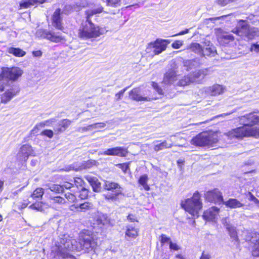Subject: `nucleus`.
Returning <instances> with one entry per match:
<instances>
[{
  "mask_svg": "<svg viewBox=\"0 0 259 259\" xmlns=\"http://www.w3.org/2000/svg\"><path fill=\"white\" fill-rule=\"evenodd\" d=\"M239 121L243 123L242 126L232 129L227 136L231 139L242 140L244 138H259V127L254 126L259 124V115L251 112L239 117Z\"/></svg>",
  "mask_w": 259,
  "mask_h": 259,
  "instance_id": "f257e3e1",
  "label": "nucleus"
},
{
  "mask_svg": "<svg viewBox=\"0 0 259 259\" xmlns=\"http://www.w3.org/2000/svg\"><path fill=\"white\" fill-rule=\"evenodd\" d=\"M71 244L73 250L84 253L95 252L98 247V241L93 232L84 229L79 233L76 239L72 241Z\"/></svg>",
  "mask_w": 259,
  "mask_h": 259,
  "instance_id": "f03ea898",
  "label": "nucleus"
},
{
  "mask_svg": "<svg viewBox=\"0 0 259 259\" xmlns=\"http://www.w3.org/2000/svg\"><path fill=\"white\" fill-rule=\"evenodd\" d=\"M202 205L201 195L198 191H196L191 198L181 203L182 208L193 217L198 216L199 211L202 208Z\"/></svg>",
  "mask_w": 259,
  "mask_h": 259,
  "instance_id": "7ed1b4c3",
  "label": "nucleus"
},
{
  "mask_svg": "<svg viewBox=\"0 0 259 259\" xmlns=\"http://www.w3.org/2000/svg\"><path fill=\"white\" fill-rule=\"evenodd\" d=\"M218 142V139L215 135L207 131H204L194 137L191 144L197 147H212Z\"/></svg>",
  "mask_w": 259,
  "mask_h": 259,
  "instance_id": "20e7f679",
  "label": "nucleus"
},
{
  "mask_svg": "<svg viewBox=\"0 0 259 259\" xmlns=\"http://www.w3.org/2000/svg\"><path fill=\"white\" fill-rule=\"evenodd\" d=\"M129 96L132 100L138 102L150 101L158 99L154 97L150 88L147 87H139L133 89L129 92Z\"/></svg>",
  "mask_w": 259,
  "mask_h": 259,
  "instance_id": "39448f33",
  "label": "nucleus"
},
{
  "mask_svg": "<svg viewBox=\"0 0 259 259\" xmlns=\"http://www.w3.org/2000/svg\"><path fill=\"white\" fill-rule=\"evenodd\" d=\"M87 24H82L78 31V36L81 39L95 38L100 36L102 34L101 28L93 22H88Z\"/></svg>",
  "mask_w": 259,
  "mask_h": 259,
  "instance_id": "423d86ee",
  "label": "nucleus"
},
{
  "mask_svg": "<svg viewBox=\"0 0 259 259\" xmlns=\"http://www.w3.org/2000/svg\"><path fill=\"white\" fill-rule=\"evenodd\" d=\"M103 189L106 191L112 192L111 193L103 195L104 198L108 202L116 201L118 196L122 194V188L117 182L105 180L104 182Z\"/></svg>",
  "mask_w": 259,
  "mask_h": 259,
  "instance_id": "0eeeda50",
  "label": "nucleus"
},
{
  "mask_svg": "<svg viewBox=\"0 0 259 259\" xmlns=\"http://www.w3.org/2000/svg\"><path fill=\"white\" fill-rule=\"evenodd\" d=\"M23 71L18 67H3L0 72V81L5 80L14 82L22 76Z\"/></svg>",
  "mask_w": 259,
  "mask_h": 259,
  "instance_id": "6e6552de",
  "label": "nucleus"
},
{
  "mask_svg": "<svg viewBox=\"0 0 259 259\" xmlns=\"http://www.w3.org/2000/svg\"><path fill=\"white\" fill-rule=\"evenodd\" d=\"M169 42L168 39H156L155 41L148 44L146 48L147 53H152L154 55H158L166 49Z\"/></svg>",
  "mask_w": 259,
  "mask_h": 259,
  "instance_id": "1a4fd4ad",
  "label": "nucleus"
},
{
  "mask_svg": "<svg viewBox=\"0 0 259 259\" xmlns=\"http://www.w3.org/2000/svg\"><path fill=\"white\" fill-rule=\"evenodd\" d=\"M205 201L215 204H222L224 202L222 193L218 188H214L205 192L204 194Z\"/></svg>",
  "mask_w": 259,
  "mask_h": 259,
  "instance_id": "9d476101",
  "label": "nucleus"
},
{
  "mask_svg": "<svg viewBox=\"0 0 259 259\" xmlns=\"http://www.w3.org/2000/svg\"><path fill=\"white\" fill-rule=\"evenodd\" d=\"M62 13V10L60 8L56 9L51 16V23L56 29L63 31L64 30V26Z\"/></svg>",
  "mask_w": 259,
  "mask_h": 259,
  "instance_id": "9b49d317",
  "label": "nucleus"
},
{
  "mask_svg": "<svg viewBox=\"0 0 259 259\" xmlns=\"http://www.w3.org/2000/svg\"><path fill=\"white\" fill-rule=\"evenodd\" d=\"M40 36L45 39L54 43H59L66 41L65 36L57 35L55 32L48 30H42L40 32Z\"/></svg>",
  "mask_w": 259,
  "mask_h": 259,
  "instance_id": "f8f14e48",
  "label": "nucleus"
},
{
  "mask_svg": "<svg viewBox=\"0 0 259 259\" xmlns=\"http://www.w3.org/2000/svg\"><path fill=\"white\" fill-rule=\"evenodd\" d=\"M128 153L127 148L116 147L107 149L104 152L105 155L117 156L120 157H126Z\"/></svg>",
  "mask_w": 259,
  "mask_h": 259,
  "instance_id": "ddd939ff",
  "label": "nucleus"
},
{
  "mask_svg": "<svg viewBox=\"0 0 259 259\" xmlns=\"http://www.w3.org/2000/svg\"><path fill=\"white\" fill-rule=\"evenodd\" d=\"M219 212V208L216 206H212L203 212L202 217L206 221H213Z\"/></svg>",
  "mask_w": 259,
  "mask_h": 259,
  "instance_id": "4468645a",
  "label": "nucleus"
},
{
  "mask_svg": "<svg viewBox=\"0 0 259 259\" xmlns=\"http://www.w3.org/2000/svg\"><path fill=\"white\" fill-rule=\"evenodd\" d=\"M190 49L194 52L202 55L203 56H210L213 54L210 48H206L204 50L201 46L198 43L192 44Z\"/></svg>",
  "mask_w": 259,
  "mask_h": 259,
  "instance_id": "2eb2a0df",
  "label": "nucleus"
},
{
  "mask_svg": "<svg viewBox=\"0 0 259 259\" xmlns=\"http://www.w3.org/2000/svg\"><path fill=\"white\" fill-rule=\"evenodd\" d=\"M72 123L71 120L68 119H63L61 120L57 127L54 128L55 134L59 135L65 132L69 127Z\"/></svg>",
  "mask_w": 259,
  "mask_h": 259,
  "instance_id": "dca6fc26",
  "label": "nucleus"
},
{
  "mask_svg": "<svg viewBox=\"0 0 259 259\" xmlns=\"http://www.w3.org/2000/svg\"><path fill=\"white\" fill-rule=\"evenodd\" d=\"M19 92L14 89H10L6 91L1 96V103L6 104L11 100Z\"/></svg>",
  "mask_w": 259,
  "mask_h": 259,
  "instance_id": "f3484780",
  "label": "nucleus"
},
{
  "mask_svg": "<svg viewBox=\"0 0 259 259\" xmlns=\"http://www.w3.org/2000/svg\"><path fill=\"white\" fill-rule=\"evenodd\" d=\"M139 231L138 228L128 225L126 227L125 236L129 239H135L139 236Z\"/></svg>",
  "mask_w": 259,
  "mask_h": 259,
  "instance_id": "a211bd4d",
  "label": "nucleus"
},
{
  "mask_svg": "<svg viewBox=\"0 0 259 259\" xmlns=\"http://www.w3.org/2000/svg\"><path fill=\"white\" fill-rule=\"evenodd\" d=\"M48 0H28L22 1L19 4L20 9H27L32 6L44 4L47 3Z\"/></svg>",
  "mask_w": 259,
  "mask_h": 259,
  "instance_id": "6ab92c4d",
  "label": "nucleus"
},
{
  "mask_svg": "<svg viewBox=\"0 0 259 259\" xmlns=\"http://www.w3.org/2000/svg\"><path fill=\"white\" fill-rule=\"evenodd\" d=\"M86 180L92 186L94 192H99L100 191L101 183L96 177H87Z\"/></svg>",
  "mask_w": 259,
  "mask_h": 259,
  "instance_id": "aec40b11",
  "label": "nucleus"
},
{
  "mask_svg": "<svg viewBox=\"0 0 259 259\" xmlns=\"http://www.w3.org/2000/svg\"><path fill=\"white\" fill-rule=\"evenodd\" d=\"M33 150L31 145L25 144L21 146L20 150V154L24 161H26L31 155Z\"/></svg>",
  "mask_w": 259,
  "mask_h": 259,
  "instance_id": "412c9836",
  "label": "nucleus"
},
{
  "mask_svg": "<svg viewBox=\"0 0 259 259\" xmlns=\"http://www.w3.org/2000/svg\"><path fill=\"white\" fill-rule=\"evenodd\" d=\"M177 76L176 71L170 69L164 73L163 80L164 82L169 83L176 81L177 79Z\"/></svg>",
  "mask_w": 259,
  "mask_h": 259,
  "instance_id": "4be33fe9",
  "label": "nucleus"
},
{
  "mask_svg": "<svg viewBox=\"0 0 259 259\" xmlns=\"http://www.w3.org/2000/svg\"><path fill=\"white\" fill-rule=\"evenodd\" d=\"M222 203L225 204L227 207H229L231 209L239 208L244 206V204L242 203L235 198H230L226 201H224V202Z\"/></svg>",
  "mask_w": 259,
  "mask_h": 259,
  "instance_id": "5701e85b",
  "label": "nucleus"
},
{
  "mask_svg": "<svg viewBox=\"0 0 259 259\" xmlns=\"http://www.w3.org/2000/svg\"><path fill=\"white\" fill-rule=\"evenodd\" d=\"M103 11V8L101 6L94 9L86 10L85 11L86 21L87 22H93L91 20V17L94 15L102 13Z\"/></svg>",
  "mask_w": 259,
  "mask_h": 259,
  "instance_id": "b1692460",
  "label": "nucleus"
},
{
  "mask_svg": "<svg viewBox=\"0 0 259 259\" xmlns=\"http://www.w3.org/2000/svg\"><path fill=\"white\" fill-rule=\"evenodd\" d=\"M251 254L254 257H259V239L251 242L250 245Z\"/></svg>",
  "mask_w": 259,
  "mask_h": 259,
  "instance_id": "393cba45",
  "label": "nucleus"
},
{
  "mask_svg": "<svg viewBox=\"0 0 259 259\" xmlns=\"http://www.w3.org/2000/svg\"><path fill=\"white\" fill-rule=\"evenodd\" d=\"M7 52L17 57H22L26 55V52L19 48L10 47L8 49Z\"/></svg>",
  "mask_w": 259,
  "mask_h": 259,
  "instance_id": "a878e982",
  "label": "nucleus"
},
{
  "mask_svg": "<svg viewBox=\"0 0 259 259\" xmlns=\"http://www.w3.org/2000/svg\"><path fill=\"white\" fill-rule=\"evenodd\" d=\"M149 178L146 174H144L141 176L138 181V183L140 185L142 186L144 189L146 191H149L150 190V187L148 184Z\"/></svg>",
  "mask_w": 259,
  "mask_h": 259,
  "instance_id": "bb28decb",
  "label": "nucleus"
},
{
  "mask_svg": "<svg viewBox=\"0 0 259 259\" xmlns=\"http://www.w3.org/2000/svg\"><path fill=\"white\" fill-rule=\"evenodd\" d=\"M44 194V190L42 188H36L31 194L33 199H41Z\"/></svg>",
  "mask_w": 259,
  "mask_h": 259,
  "instance_id": "cd10ccee",
  "label": "nucleus"
},
{
  "mask_svg": "<svg viewBox=\"0 0 259 259\" xmlns=\"http://www.w3.org/2000/svg\"><path fill=\"white\" fill-rule=\"evenodd\" d=\"M171 147V145H168L166 140H164L161 143L155 145L154 147V150L155 152H158L159 151L163 150L165 149L169 148Z\"/></svg>",
  "mask_w": 259,
  "mask_h": 259,
  "instance_id": "c85d7f7f",
  "label": "nucleus"
},
{
  "mask_svg": "<svg viewBox=\"0 0 259 259\" xmlns=\"http://www.w3.org/2000/svg\"><path fill=\"white\" fill-rule=\"evenodd\" d=\"M93 204L92 202L85 201L84 203L80 204L79 205L74 206L76 209L79 208L80 211H86L90 210L93 208Z\"/></svg>",
  "mask_w": 259,
  "mask_h": 259,
  "instance_id": "c756f323",
  "label": "nucleus"
},
{
  "mask_svg": "<svg viewBox=\"0 0 259 259\" xmlns=\"http://www.w3.org/2000/svg\"><path fill=\"white\" fill-rule=\"evenodd\" d=\"M210 92L212 95L217 96L222 94L224 92V89L222 85L214 84L211 87Z\"/></svg>",
  "mask_w": 259,
  "mask_h": 259,
  "instance_id": "7c9ffc66",
  "label": "nucleus"
},
{
  "mask_svg": "<svg viewBox=\"0 0 259 259\" xmlns=\"http://www.w3.org/2000/svg\"><path fill=\"white\" fill-rule=\"evenodd\" d=\"M73 186V184L67 182H64V183L63 184V185H62V187L59 185H54L53 186H52L51 187V189L52 191H54V190H56L57 191H58L59 192L60 190L62 191L63 187H64L67 189H69L72 188Z\"/></svg>",
  "mask_w": 259,
  "mask_h": 259,
  "instance_id": "2f4dec72",
  "label": "nucleus"
},
{
  "mask_svg": "<svg viewBox=\"0 0 259 259\" xmlns=\"http://www.w3.org/2000/svg\"><path fill=\"white\" fill-rule=\"evenodd\" d=\"M249 28V26L248 24H242L240 26L236 27L234 28L232 32L233 33H235L237 35L241 36V30L242 29H248Z\"/></svg>",
  "mask_w": 259,
  "mask_h": 259,
  "instance_id": "473e14b6",
  "label": "nucleus"
},
{
  "mask_svg": "<svg viewBox=\"0 0 259 259\" xmlns=\"http://www.w3.org/2000/svg\"><path fill=\"white\" fill-rule=\"evenodd\" d=\"M227 230L231 238L234 239L236 241L239 240L237 232L235 227L229 226L227 228Z\"/></svg>",
  "mask_w": 259,
  "mask_h": 259,
  "instance_id": "72a5a7b5",
  "label": "nucleus"
},
{
  "mask_svg": "<svg viewBox=\"0 0 259 259\" xmlns=\"http://www.w3.org/2000/svg\"><path fill=\"white\" fill-rule=\"evenodd\" d=\"M159 239L161 246H163L166 244H169L170 242L171 241L170 238L164 234H161L159 236Z\"/></svg>",
  "mask_w": 259,
  "mask_h": 259,
  "instance_id": "f704fd0d",
  "label": "nucleus"
},
{
  "mask_svg": "<svg viewBox=\"0 0 259 259\" xmlns=\"http://www.w3.org/2000/svg\"><path fill=\"white\" fill-rule=\"evenodd\" d=\"M79 191V198L81 200H84L88 198L89 196V190L84 187H83Z\"/></svg>",
  "mask_w": 259,
  "mask_h": 259,
  "instance_id": "c9c22d12",
  "label": "nucleus"
},
{
  "mask_svg": "<svg viewBox=\"0 0 259 259\" xmlns=\"http://www.w3.org/2000/svg\"><path fill=\"white\" fill-rule=\"evenodd\" d=\"M130 163L131 162L118 163L115 164V166L120 168L123 173L126 174L127 172V170L130 169Z\"/></svg>",
  "mask_w": 259,
  "mask_h": 259,
  "instance_id": "e433bc0d",
  "label": "nucleus"
},
{
  "mask_svg": "<svg viewBox=\"0 0 259 259\" xmlns=\"http://www.w3.org/2000/svg\"><path fill=\"white\" fill-rule=\"evenodd\" d=\"M50 200L52 201V203L53 204H64L65 202V200L64 198L60 196H56L53 197H50Z\"/></svg>",
  "mask_w": 259,
  "mask_h": 259,
  "instance_id": "4c0bfd02",
  "label": "nucleus"
},
{
  "mask_svg": "<svg viewBox=\"0 0 259 259\" xmlns=\"http://www.w3.org/2000/svg\"><path fill=\"white\" fill-rule=\"evenodd\" d=\"M30 202L28 200H24L23 202H20L18 203H14V206L18 210H22L26 208L29 204Z\"/></svg>",
  "mask_w": 259,
  "mask_h": 259,
  "instance_id": "58836bf2",
  "label": "nucleus"
},
{
  "mask_svg": "<svg viewBox=\"0 0 259 259\" xmlns=\"http://www.w3.org/2000/svg\"><path fill=\"white\" fill-rule=\"evenodd\" d=\"M84 181L80 178L76 177L74 179V185L78 189H81L84 187Z\"/></svg>",
  "mask_w": 259,
  "mask_h": 259,
  "instance_id": "ea45409f",
  "label": "nucleus"
},
{
  "mask_svg": "<svg viewBox=\"0 0 259 259\" xmlns=\"http://www.w3.org/2000/svg\"><path fill=\"white\" fill-rule=\"evenodd\" d=\"M65 196L68 202L70 203H75L77 201V199L74 193L67 192L65 193Z\"/></svg>",
  "mask_w": 259,
  "mask_h": 259,
  "instance_id": "a19ab883",
  "label": "nucleus"
},
{
  "mask_svg": "<svg viewBox=\"0 0 259 259\" xmlns=\"http://www.w3.org/2000/svg\"><path fill=\"white\" fill-rule=\"evenodd\" d=\"M42 202L36 201L29 206V208L37 211L41 210L42 209Z\"/></svg>",
  "mask_w": 259,
  "mask_h": 259,
  "instance_id": "79ce46f5",
  "label": "nucleus"
},
{
  "mask_svg": "<svg viewBox=\"0 0 259 259\" xmlns=\"http://www.w3.org/2000/svg\"><path fill=\"white\" fill-rule=\"evenodd\" d=\"M58 254L63 258V259H67V258H73L76 259L75 257L69 254V253L64 251L63 250H59L58 251Z\"/></svg>",
  "mask_w": 259,
  "mask_h": 259,
  "instance_id": "37998d69",
  "label": "nucleus"
},
{
  "mask_svg": "<svg viewBox=\"0 0 259 259\" xmlns=\"http://www.w3.org/2000/svg\"><path fill=\"white\" fill-rule=\"evenodd\" d=\"M151 85L159 95H163L162 89L158 85V84L157 82L152 81L151 82Z\"/></svg>",
  "mask_w": 259,
  "mask_h": 259,
  "instance_id": "c03bdc74",
  "label": "nucleus"
},
{
  "mask_svg": "<svg viewBox=\"0 0 259 259\" xmlns=\"http://www.w3.org/2000/svg\"><path fill=\"white\" fill-rule=\"evenodd\" d=\"M40 135L52 139L54 136V132L52 130L47 129L42 131L40 133Z\"/></svg>",
  "mask_w": 259,
  "mask_h": 259,
  "instance_id": "a18cd8bd",
  "label": "nucleus"
},
{
  "mask_svg": "<svg viewBox=\"0 0 259 259\" xmlns=\"http://www.w3.org/2000/svg\"><path fill=\"white\" fill-rule=\"evenodd\" d=\"M121 0H107V5L111 7H116L120 4Z\"/></svg>",
  "mask_w": 259,
  "mask_h": 259,
  "instance_id": "49530a36",
  "label": "nucleus"
},
{
  "mask_svg": "<svg viewBox=\"0 0 259 259\" xmlns=\"http://www.w3.org/2000/svg\"><path fill=\"white\" fill-rule=\"evenodd\" d=\"M183 46V42L180 40H175L172 44L171 47L174 49H179Z\"/></svg>",
  "mask_w": 259,
  "mask_h": 259,
  "instance_id": "de8ad7c7",
  "label": "nucleus"
},
{
  "mask_svg": "<svg viewBox=\"0 0 259 259\" xmlns=\"http://www.w3.org/2000/svg\"><path fill=\"white\" fill-rule=\"evenodd\" d=\"M127 219L130 222L138 223L139 222L136 215L133 213H129L127 216Z\"/></svg>",
  "mask_w": 259,
  "mask_h": 259,
  "instance_id": "09e8293b",
  "label": "nucleus"
},
{
  "mask_svg": "<svg viewBox=\"0 0 259 259\" xmlns=\"http://www.w3.org/2000/svg\"><path fill=\"white\" fill-rule=\"evenodd\" d=\"M169 246L171 250L178 251L181 249L180 246L177 243H173L172 241L170 242Z\"/></svg>",
  "mask_w": 259,
  "mask_h": 259,
  "instance_id": "8fccbe9b",
  "label": "nucleus"
},
{
  "mask_svg": "<svg viewBox=\"0 0 259 259\" xmlns=\"http://www.w3.org/2000/svg\"><path fill=\"white\" fill-rule=\"evenodd\" d=\"M95 160H89L84 162L83 165L85 168H91L95 164Z\"/></svg>",
  "mask_w": 259,
  "mask_h": 259,
  "instance_id": "3c124183",
  "label": "nucleus"
},
{
  "mask_svg": "<svg viewBox=\"0 0 259 259\" xmlns=\"http://www.w3.org/2000/svg\"><path fill=\"white\" fill-rule=\"evenodd\" d=\"M250 51L251 52H254L256 53H259V44L254 43L251 44L250 48Z\"/></svg>",
  "mask_w": 259,
  "mask_h": 259,
  "instance_id": "603ef678",
  "label": "nucleus"
},
{
  "mask_svg": "<svg viewBox=\"0 0 259 259\" xmlns=\"http://www.w3.org/2000/svg\"><path fill=\"white\" fill-rule=\"evenodd\" d=\"M126 89L127 88H124L123 89L120 90L119 92H118L117 93L115 94L116 100H119L121 99Z\"/></svg>",
  "mask_w": 259,
  "mask_h": 259,
  "instance_id": "864d4df0",
  "label": "nucleus"
},
{
  "mask_svg": "<svg viewBox=\"0 0 259 259\" xmlns=\"http://www.w3.org/2000/svg\"><path fill=\"white\" fill-rule=\"evenodd\" d=\"M216 3L221 7L225 6L230 4L229 0H217Z\"/></svg>",
  "mask_w": 259,
  "mask_h": 259,
  "instance_id": "5fc2aeb1",
  "label": "nucleus"
},
{
  "mask_svg": "<svg viewBox=\"0 0 259 259\" xmlns=\"http://www.w3.org/2000/svg\"><path fill=\"white\" fill-rule=\"evenodd\" d=\"M210 258L211 256L209 254L205 253L204 251H203L199 259H210Z\"/></svg>",
  "mask_w": 259,
  "mask_h": 259,
  "instance_id": "6e6d98bb",
  "label": "nucleus"
},
{
  "mask_svg": "<svg viewBox=\"0 0 259 259\" xmlns=\"http://www.w3.org/2000/svg\"><path fill=\"white\" fill-rule=\"evenodd\" d=\"M32 53L33 56L35 57H40L42 55V53L40 50L33 51Z\"/></svg>",
  "mask_w": 259,
  "mask_h": 259,
  "instance_id": "4d7b16f0",
  "label": "nucleus"
},
{
  "mask_svg": "<svg viewBox=\"0 0 259 259\" xmlns=\"http://www.w3.org/2000/svg\"><path fill=\"white\" fill-rule=\"evenodd\" d=\"M223 38L225 40H228L230 41H233L234 40V37L232 34L224 35Z\"/></svg>",
  "mask_w": 259,
  "mask_h": 259,
  "instance_id": "13d9d810",
  "label": "nucleus"
},
{
  "mask_svg": "<svg viewBox=\"0 0 259 259\" xmlns=\"http://www.w3.org/2000/svg\"><path fill=\"white\" fill-rule=\"evenodd\" d=\"M39 128L38 127V125L36 124L34 126V127L30 131L31 134L35 135L38 133Z\"/></svg>",
  "mask_w": 259,
  "mask_h": 259,
  "instance_id": "bf43d9fd",
  "label": "nucleus"
},
{
  "mask_svg": "<svg viewBox=\"0 0 259 259\" xmlns=\"http://www.w3.org/2000/svg\"><path fill=\"white\" fill-rule=\"evenodd\" d=\"M188 32V29H186L185 30H183V31H180V32H179V33H178L177 34L172 35V36H178V35H183V34L187 33Z\"/></svg>",
  "mask_w": 259,
  "mask_h": 259,
  "instance_id": "052dcab7",
  "label": "nucleus"
},
{
  "mask_svg": "<svg viewBox=\"0 0 259 259\" xmlns=\"http://www.w3.org/2000/svg\"><path fill=\"white\" fill-rule=\"evenodd\" d=\"M54 121V118H51L45 121V123L46 124V126H50L52 123Z\"/></svg>",
  "mask_w": 259,
  "mask_h": 259,
  "instance_id": "680f3d73",
  "label": "nucleus"
},
{
  "mask_svg": "<svg viewBox=\"0 0 259 259\" xmlns=\"http://www.w3.org/2000/svg\"><path fill=\"white\" fill-rule=\"evenodd\" d=\"M248 194L249 195V200L254 202L256 199V198L250 192H248Z\"/></svg>",
  "mask_w": 259,
  "mask_h": 259,
  "instance_id": "e2e57ef3",
  "label": "nucleus"
},
{
  "mask_svg": "<svg viewBox=\"0 0 259 259\" xmlns=\"http://www.w3.org/2000/svg\"><path fill=\"white\" fill-rule=\"evenodd\" d=\"M38 125L39 128H42L46 126V123H45V121L43 122H39V123L36 124Z\"/></svg>",
  "mask_w": 259,
  "mask_h": 259,
  "instance_id": "0e129e2a",
  "label": "nucleus"
},
{
  "mask_svg": "<svg viewBox=\"0 0 259 259\" xmlns=\"http://www.w3.org/2000/svg\"><path fill=\"white\" fill-rule=\"evenodd\" d=\"M4 182L3 181L0 180V193L3 191Z\"/></svg>",
  "mask_w": 259,
  "mask_h": 259,
  "instance_id": "69168bd1",
  "label": "nucleus"
},
{
  "mask_svg": "<svg viewBox=\"0 0 259 259\" xmlns=\"http://www.w3.org/2000/svg\"><path fill=\"white\" fill-rule=\"evenodd\" d=\"M176 257L180 259H185V257L182 254H178L176 255Z\"/></svg>",
  "mask_w": 259,
  "mask_h": 259,
  "instance_id": "338daca9",
  "label": "nucleus"
},
{
  "mask_svg": "<svg viewBox=\"0 0 259 259\" xmlns=\"http://www.w3.org/2000/svg\"><path fill=\"white\" fill-rule=\"evenodd\" d=\"M5 86L4 84H0V91L3 92L5 90Z\"/></svg>",
  "mask_w": 259,
  "mask_h": 259,
  "instance_id": "774afa93",
  "label": "nucleus"
}]
</instances>
